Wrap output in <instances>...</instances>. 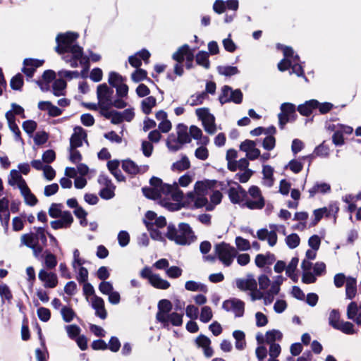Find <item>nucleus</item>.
Instances as JSON below:
<instances>
[{
    "label": "nucleus",
    "instance_id": "1",
    "mask_svg": "<svg viewBox=\"0 0 361 361\" xmlns=\"http://www.w3.org/2000/svg\"><path fill=\"white\" fill-rule=\"evenodd\" d=\"M78 37L79 35L77 32H67L59 33L56 37L55 51L59 54L71 53V59L67 60V63H69L72 68H77L78 60L80 61L81 59L84 57L82 47L75 44Z\"/></svg>",
    "mask_w": 361,
    "mask_h": 361
},
{
    "label": "nucleus",
    "instance_id": "2",
    "mask_svg": "<svg viewBox=\"0 0 361 361\" xmlns=\"http://www.w3.org/2000/svg\"><path fill=\"white\" fill-rule=\"evenodd\" d=\"M166 237L180 245H189L196 239L192 228L187 223H180L178 228L169 224Z\"/></svg>",
    "mask_w": 361,
    "mask_h": 361
},
{
    "label": "nucleus",
    "instance_id": "3",
    "mask_svg": "<svg viewBox=\"0 0 361 361\" xmlns=\"http://www.w3.org/2000/svg\"><path fill=\"white\" fill-rule=\"evenodd\" d=\"M214 250L218 259L226 267L231 265L233 259L237 255L235 247L224 242L216 244L214 247Z\"/></svg>",
    "mask_w": 361,
    "mask_h": 361
},
{
    "label": "nucleus",
    "instance_id": "4",
    "mask_svg": "<svg viewBox=\"0 0 361 361\" xmlns=\"http://www.w3.org/2000/svg\"><path fill=\"white\" fill-rule=\"evenodd\" d=\"M140 276L144 279H147L151 286L157 289H168L170 283L163 279L157 274H154L149 267H145L140 272Z\"/></svg>",
    "mask_w": 361,
    "mask_h": 361
},
{
    "label": "nucleus",
    "instance_id": "5",
    "mask_svg": "<svg viewBox=\"0 0 361 361\" xmlns=\"http://www.w3.org/2000/svg\"><path fill=\"white\" fill-rule=\"evenodd\" d=\"M243 92L240 89L233 90L228 85H224L219 96V101L221 105L228 102L240 104L243 102Z\"/></svg>",
    "mask_w": 361,
    "mask_h": 361
},
{
    "label": "nucleus",
    "instance_id": "6",
    "mask_svg": "<svg viewBox=\"0 0 361 361\" xmlns=\"http://www.w3.org/2000/svg\"><path fill=\"white\" fill-rule=\"evenodd\" d=\"M247 192L254 200H251L247 198L242 207H247L250 209H261L264 207V199L261 194L260 189L257 186L252 185Z\"/></svg>",
    "mask_w": 361,
    "mask_h": 361
},
{
    "label": "nucleus",
    "instance_id": "7",
    "mask_svg": "<svg viewBox=\"0 0 361 361\" xmlns=\"http://www.w3.org/2000/svg\"><path fill=\"white\" fill-rule=\"evenodd\" d=\"M114 90L106 83L99 85L97 88V97L100 110H109V105L113 99Z\"/></svg>",
    "mask_w": 361,
    "mask_h": 361
},
{
    "label": "nucleus",
    "instance_id": "8",
    "mask_svg": "<svg viewBox=\"0 0 361 361\" xmlns=\"http://www.w3.org/2000/svg\"><path fill=\"white\" fill-rule=\"evenodd\" d=\"M35 232L23 234L21 236V243L32 241L36 244H42L47 245V239L46 236L45 229L43 227H34Z\"/></svg>",
    "mask_w": 361,
    "mask_h": 361
},
{
    "label": "nucleus",
    "instance_id": "9",
    "mask_svg": "<svg viewBox=\"0 0 361 361\" xmlns=\"http://www.w3.org/2000/svg\"><path fill=\"white\" fill-rule=\"evenodd\" d=\"M236 187H231L228 190V197L233 204H239L241 207L247 200V191L238 183H235Z\"/></svg>",
    "mask_w": 361,
    "mask_h": 361
},
{
    "label": "nucleus",
    "instance_id": "10",
    "mask_svg": "<svg viewBox=\"0 0 361 361\" xmlns=\"http://www.w3.org/2000/svg\"><path fill=\"white\" fill-rule=\"evenodd\" d=\"M269 231L267 228H261L257 232V237L260 240H267L269 245L271 247L274 246L277 243V234L276 231H279V226L276 224H269Z\"/></svg>",
    "mask_w": 361,
    "mask_h": 361
},
{
    "label": "nucleus",
    "instance_id": "11",
    "mask_svg": "<svg viewBox=\"0 0 361 361\" xmlns=\"http://www.w3.org/2000/svg\"><path fill=\"white\" fill-rule=\"evenodd\" d=\"M222 308L227 312L232 311L235 317H241L244 314L245 302L240 299L233 298L225 300L223 302Z\"/></svg>",
    "mask_w": 361,
    "mask_h": 361
},
{
    "label": "nucleus",
    "instance_id": "12",
    "mask_svg": "<svg viewBox=\"0 0 361 361\" xmlns=\"http://www.w3.org/2000/svg\"><path fill=\"white\" fill-rule=\"evenodd\" d=\"M160 198L162 195H171L173 200L176 201H181L184 199V194L178 188V184L175 182L173 185L162 183L160 188H158Z\"/></svg>",
    "mask_w": 361,
    "mask_h": 361
},
{
    "label": "nucleus",
    "instance_id": "13",
    "mask_svg": "<svg viewBox=\"0 0 361 361\" xmlns=\"http://www.w3.org/2000/svg\"><path fill=\"white\" fill-rule=\"evenodd\" d=\"M235 284L236 287L242 291H255L257 288V281L250 274L247 275L246 279H236Z\"/></svg>",
    "mask_w": 361,
    "mask_h": 361
},
{
    "label": "nucleus",
    "instance_id": "14",
    "mask_svg": "<svg viewBox=\"0 0 361 361\" xmlns=\"http://www.w3.org/2000/svg\"><path fill=\"white\" fill-rule=\"evenodd\" d=\"M173 309L171 302L166 299L161 300L158 303V312L156 314V319L159 322H166L165 317Z\"/></svg>",
    "mask_w": 361,
    "mask_h": 361
},
{
    "label": "nucleus",
    "instance_id": "15",
    "mask_svg": "<svg viewBox=\"0 0 361 361\" xmlns=\"http://www.w3.org/2000/svg\"><path fill=\"white\" fill-rule=\"evenodd\" d=\"M73 221V217L69 211H63V216L58 220L51 221L50 224L53 229L69 228Z\"/></svg>",
    "mask_w": 361,
    "mask_h": 361
},
{
    "label": "nucleus",
    "instance_id": "16",
    "mask_svg": "<svg viewBox=\"0 0 361 361\" xmlns=\"http://www.w3.org/2000/svg\"><path fill=\"white\" fill-rule=\"evenodd\" d=\"M87 137L85 130L80 126H76L74 128V133L70 138V148L71 149H75L82 145V139Z\"/></svg>",
    "mask_w": 361,
    "mask_h": 361
},
{
    "label": "nucleus",
    "instance_id": "17",
    "mask_svg": "<svg viewBox=\"0 0 361 361\" xmlns=\"http://www.w3.org/2000/svg\"><path fill=\"white\" fill-rule=\"evenodd\" d=\"M195 341L198 348H202L205 357L209 358L213 356L214 350L211 347V340L207 336L200 334Z\"/></svg>",
    "mask_w": 361,
    "mask_h": 361
},
{
    "label": "nucleus",
    "instance_id": "18",
    "mask_svg": "<svg viewBox=\"0 0 361 361\" xmlns=\"http://www.w3.org/2000/svg\"><path fill=\"white\" fill-rule=\"evenodd\" d=\"M39 279L44 283L45 288H53L57 286L58 279L56 274L47 272L44 269H41L38 274Z\"/></svg>",
    "mask_w": 361,
    "mask_h": 361
},
{
    "label": "nucleus",
    "instance_id": "19",
    "mask_svg": "<svg viewBox=\"0 0 361 361\" xmlns=\"http://www.w3.org/2000/svg\"><path fill=\"white\" fill-rule=\"evenodd\" d=\"M44 63V61H39L37 59H25L23 61L24 66L22 68V72L26 75L28 78H32L36 68L41 66Z\"/></svg>",
    "mask_w": 361,
    "mask_h": 361
},
{
    "label": "nucleus",
    "instance_id": "20",
    "mask_svg": "<svg viewBox=\"0 0 361 361\" xmlns=\"http://www.w3.org/2000/svg\"><path fill=\"white\" fill-rule=\"evenodd\" d=\"M92 307L95 310L96 316L99 317L102 319L106 318L107 313L104 307V301L102 298L94 295L92 302Z\"/></svg>",
    "mask_w": 361,
    "mask_h": 361
},
{
    "label": "nucleus",
    "instance_id": "21",
    "mask_svg": "<svg viewBox=\"0 0 361 361\" xmlns=\"http://www.w3.org/2000/svg\"><path fill=\"white\" fill-rule=\"evenodd\" d=\"M318 104H319V102L317 99H310L306 101L304 104L298 105L297 110L301 115L309 116L313 110L317 109Z\"/></svg>",
    "mask_w": 361,
    "mask_h": 361
},
{
    "label": "nucleus",
    "instance_id": "22",
    "mask_svg": "<svg viewBox=\"0 0 361 361\" xmlns=\"http://www.w3.org/2000/svg\"><path fill=\"white\" fill-rule=\"evenodd\" d=\"M183 312L178 313L176 312H173L166 316L165 319L166 322L161 323L164 328L168 327L169 324H171L174 326H180L183 324Z\"/></svg>",
    "mask_w": 361,
    "mask_h": 361
},
{
    "label": "nucleus",
    "instance_id": "23",
    "mask_svg": "<svg viewBox=\"0 0 361 361\" xmlns=\"http://www.w3.org/2000/svg\"><path fill=\"white\" fill-rule=\"evenodd\" d=\"M215 182V180H209L197 181L194 186V190L197 195H206L208 190L214 185Z\"/></svg>",
    "mask_w": 361,
    "mask_h": 361
},
{
    "label": "nucleus",
    "instance_id": "24",
    "mask_svg": "<svg viewBox=\"0 0 361 361\" xmlns=\"http://www.w3.org/2000/svg\"><path fill=\"white\" fill-rule=\"evenodd\" d=\"M99 114L106 119L111 118V121L114 124H118L123 122L121 114L119 111L115 110H100Z\"/></svg>",
    "mask_w": 361,
    "mask_h": 361
},
{
    "label": "nucleus",
    "instance_id": "25",
    "mask_svg": "<svg viewBox=\"0 0 361 361\" xmlns=\"http://www.w3.org/2000/svg\"><path fill=\"white\" fill-rule=\"evenodd\" d=\"M290 68H291L290 73H295L298 77H303L305 81H307V78L304 74L303 67L300 63V57L298 54H295L293 61H291V66Z\"/></svg>",
    "mask_w": 361,
    "mask_h": 361
},
{
    "label": "nucleus",
    "instance_id": "26",
    "mask_svg": "<svg viewBox=\"0 0 361 361\" xmlns=\"http://www.w3.org/2000/svg\"><path fill=\"white\" fill-rule=\"evenodd\" d=\"M177 137L182 143L186 144L191 142L190 133L188 132V127L183 123L177 126Z\"/></svg>",
    "mask_w": 361,
    "mask_h": 361
},
{
    "label": "nucleus",
    "instance_id": "27",
    "mask_svg": "<svg viewBox=\"0 0 361 361\" xmlns=\"http://www.w3.org/2000/svg\"><path fill=\"white\" fill-rule=\"evenodd\" d=\"M274 168L269 165H264L262 169V174L264 184L270 188L274 185Z\"/></svg>",
    "mask_w": 361,
    "mask_h": 361
},
{
    "label": "nucleus",
    "instance_id": "28",
    "mask_svg": "<svg viewBox=\"0 0 361 361\" xmlns=\"http://www.w3.org/2000/svg\"><path fill=\"white\" fill-rule=\"evenodd\" d=\"M331 186L326 183H317L314 185L309 190L310 197H314L317 193L321 192L322 194L330 192Z\"/></svg>",
    "mask_w": 361,
    "mask_h": 361
},
{
    "label": "nucleus",
    "instance_id": "29",
    "mask_svg": "<svg viewBox=\"0 0 361 361\" xmlns=\"http://www.w3.org/2000/svg\"><path fill=\"white\" fill-rule=\"evenodd\" d=\"M10 176L11 179L8 180V183L11 185H14L16 183H17L18 188L20 190V188H23L27 185L25 180L23 178L22 176L17 170H11Z\"/></svg>",
    "mask_w": 361,
    "mask_h": 361
},
{
    "label": "nucleus",
    "instance_id": "30",
    "mask_svg": "<svg viewBox=\"0 0 361 361\" xmlns=\"http://www.w3.org/2000/svg\"><path fill=\"white\" fill-rule=\"evenodd\" d=\"M157 104L156 98L153 96L147 97L144 99L141 102V108L142 112L148 115L151 113L152 109Z\"/></svg>",
    "mask_w": 361,
    "mask_h": 361
},
{
    "label": "nucleus",
    "instance_id": "31",
    "mask_svg": "<svg viewBox=\"0 0 361 361\" xmlns=\"http://www.w3.org/2000/svg\"><path fill=\"white\" fill-rule=\"evenodd\" d=\"M184 143H182L178 140V137H176L174 135H170L166 140V146L168 149L173 152H176L180 150Z\"/></svg>",
    "mask_w": 361,
    "mask_h": 361
},
{
    "label": "nucleus",
    "instance_id": "32",
    "mask_svg": "<svg viewBox=\"0 0 361 361\" xmlns=\"http://www.w3.org/2000/svg\"><path fill=\"white\" fill-rule=\"evenodd\" d=\"M190 50V47L187 44H185L180 47L177 51L173 53L172 59L176 62L183 63Z\"/></svg>",
    "mask_w": 361,
    "mask_h": 361
},
{
    "label": "nucleus",
    "instance_id": "33",
    "mask_svg": "<svg viewBox=\"0 0 361 361\" xmlns=\"http://www.w3.org/2000/svg\"><path fill=\"white\" fill-rule=\"evenodd\" d=\"M280 109L281 114L293 118V121L295 120L297 116L295 114L296 107L293 104L288 102L283 103L280 106Z\"/></svg>",
    "mask_w": 361,
    "mask_h": 361
},
{
    "label": "nucleus",
    "instance_id": "34",
    "mask_svg": "<svg viewBox=\"0 0 361 361\" xmlns=\"http://www.w3.org/2000/svg\"><path fill=\"white\" fill-rule=\"evenodd\" d=\"M233 336L235 340V348L242 350L246 346L245 334L243 331L235 330L233 332Z\"/></svg>",
    "mask_w": 361,
    "mask_h": 361
},
{
    "label": "nucleus",
    "instance_id": "35",
    "mask_svg": "<svg viewBox=\"0 0 361 361\" xmlns=\"http://www.w3.org/2000/svg\"><path fill=\"white\" fill-rule=\"evenodd\" d=\"M190 167V162L186 155H183L180 160L174 162L171 166L172 171H182Z\"/></svg>",
    "mask_w": 361,
    "mask_h": 361
},
{
    "label": "nucleus",
    "instance_id": "36",
    "mask_svg": "<svg viewBox=\"0 0 361 361\" xmlns=\"http://www.w3.org/2000/svg\"><path fill=\"white\" fill-rule=\"evenodd\" d=\"M20 190L22 195L24 197L26 204L30 206H35L37 203V199L31 192L30 188L27 187V185L24 186L23 188H20Z\"/></svg>",
    "mask_w": 361,
    "mask_h": 361
},
{
    "label": "nucleus",
    "instance_id": "37",
    "mask_svg": "<svg viewBox=\"0 0 361 361\" xmlns=\"http://www.w3.org/2000/svg\"><path fill=\"white\" fill-rule=\"evenodd\" d=\"M356 280L354 278H348L346 281L345 294L348 299H353L356 295Z\"/></svg>",
    "mask_w": 361,
    "mask_h": 361
},
{
    "label": "nucleus",
    "instance_id": "38",
    "mask_svg": "<svg viewBox=\"0 0 361 361\" xmlns=\"http://www.w3.org/2000/svg\"><path fill=\"white\" fill-rule=\"evenodd\" d=\"M39 339L41 341V343L44 348V350H42L39 348H37L35 350L36 359L37 361H47L49 358V353L45 347L44 341L42 337L41 329H39Z\"/></svg>",
    "mask_w": 361,
    "mask_h": 361
},
{
    "label": "nucleus",
    "instance_id": "39",
    "mask_svg": "<svg viewBox=\"0 0 361 361\" xmlns=\"http://www.w3.org/2000/svg\"><path fill=\"white\" fill-rule=\"evenodd\" d=\"M66 87V82L63 79L55 80L52 85L53 94L56 97L63 95Z\"/></svg>",
    "mask_w": 361,
    "mask_h": 361
},
{
    "label": "nucleus",
    "instance_id": "40",
    "mask_svg": "<svg viewBox=\"0 0 361 361\" xmlns=\"http://www.w3.org/2000/svg\"><path fill=\"white\" fill-rule=\"evenodd\" d=\"M122 169L125 172L130 175L139 173L138 166L130 159H126L123 161Z\"/></svg>",
    "mask_w": 361,
    "mask_h": 361
},
{
    "label": "nucleus",
    "instance_id": "41",
    "mask_svg": "<svg viewBox=\"0 0 361 361\" xmlns=\"http://www.w3.org/2000/svg\"><path fill=\"white\" fill-rule=\"evenodd\" d=\"M196 63L203 66L206 69H209L210 67V63L209 61V54L204 51H199L195 57Z\"/></svg>",
    "mask_w": 361,
    "mask_h": 361
},
{
    "label": "nucleus",
    "instance_id": "42",
    "mask_svg": "<svg viewBox=\"0 0 361 361\" xmlns=\"http://www.w3.org/2000/svg\"><path fill=\"white\" fill-rule=\"evenodd\" d=\"M185 288L187 290L189 291H201L204 293H206L207 291V288L205 285L196 282L195 281H186L185 284Z\"/></svg>",
    "mask_w": 361,
    "mask_h": 361
},
{
    "label": "nucleus",
    "instance_id": "43",
    "mask_svg": "<svg viewBox=\"0 0 361 361\" xmlns=\"http://www.w3.org/2000/svg\"><path fill=\"white\" fill-rule=\"evenodd\" d=\"M208 96L206 94V92H200L197 94H193L190 97V98L187 101L186 104H189L191 106H197L202 104L204 99H206Z\"/></svg>",
    "mask_w": 361,
    "mask_h": 361
},
{
    "label": "nucleus",
    "instance_id": "44",
    "mask_svg": "<svg viewBox=\"0 0 361 361\" xmlns=\"http://www.w3.org/2000/svg\"><path fill=\"white\" fill-rule=\"evenodd\" d=\"M22 244L25 245L27 247H30L32 250L34 256L37 258H42L43 255L42 252H43V247L45 245H42V244H36L35 243H32V241L22 243Z\"/></svg>",
    "mask_w": 361,
    "mask_h": 361
},
{
    "label": "nucleus",
    "instance_id": "45",
    "mask_svg": "<svg viewBox=\"0 0 361 361\" xmlns=\"http://www.w3.org/2000/svg\"><path fill=\"white\" fill-rule=\"evenodd\" d=\"M336 329L339 330L343 334L348 335H352L356 333L355 330L354 329L353 324L350 322L341 321Z\"/></svg>",
    "mask_w": 361,
    "mask_h": 361
},
{
    "label": "nucleus",
    "instance_id": "46",
    "mask_svg": "<svg viewBox=\"0 0 361 361\" xmlns=\"http://www.w3.org/2000/svg\"><path fill=\"white\" fill-rule=\"evenodd\" d=\"M218 72L220 75L225 76H232L239 73L238 69L236 66H219L217 67Z\"/></svg>",
    "mask_w": 361,
    "mask_h": 361
},
{
    "label": "nucleus",
    "instance_id": "47",
    "mask_svg": "<svg viewBox=\"0 0 361 361\" xmlns=\"http://www.w3.org/2000/svg\"><path fill=\"white\" fill-rule=\"evenodd\" d=\"M44 264L47 269H54L56 264H57V260L56 257L54 255L51 253L49 250L44 251Z\"/></svg>",
    "mask_w": 361,
    "mask_h": 361
},
{
    "label": "nucleus",
    "instance_id": "48",
    "mask_svg": "<svg viewBox=\"0 0 361 361\" xmlns=\"http://www.w3.org/2000/svg\"><path fill=\"white\" fill-rule=\"evenodd\" d=\"M204 130L209 134H214L216 130L215 118L214 116H209L205 121L202 122Z\"/></svg>",
    "mask_w": 361,
    "mask_h": 361
},
{
    "label": "nucleus",
    "instance_id": "49",
    "mask_svg": "<svg viewBox=\"0 0 361 361\" xmlns=\"http://www.w3.org/2000/svg\"><path fill=\"white\" fill-rule=\"evenodd\" d=\"M282 337V333L276 329L268 331L266 334V339L268 343H276L275 341H281Z\"/></svg>",
    "mask_w": 361,
    "mask_h": 361
},
{
    "label": "nucleus",
    "instance_id": "50",
    "mask_svg": "<svg viewBox=\"0 0 361 361\" xmlns=\"http://www.w3.org/2000/svg\"><path fill=\"white\" fill-rule=\"evenodd\" d=\"M62 204L59 203H52L49 209V215L53 219H57L63 216L61 211Z\"/></svg>",
    "mask_w": 361,
    "mask_h": 361
},
{
    "label": "nucleus",
    "instance_id": "51",
    "mask_svg": "<svg viewBox=\"0 0 361 361\" xmlns=\"http://www.w3.org/2000/svg\"><path fill=\"white\" fill-rule=\"evenodd\" d=\"M329 129L332 130H335L334 133L332 136V142L336 146H341L344 144V138L342 135V131L338 130V129L335 130L334 126H329Z\"/></svg>",
    "mask_w": 361,
    "mask_h": 361
},
{
    "label": "nucleus",
    "instance_id": "52",
    "mask_svg": "<svg viewBox=\"0 0 361 361\" xmlns=\"http://www.w3.org/2000/svg\"><path fill=\"white\" fill-rule=\"evenodd\" d=\"M286 243L290 249L297 247L300 242V237L297 233H291L286 238Z\"/></svg>",
    "mask_w": 361,
    "mask_h": 361
},
{
    "label": "nucleus",
    "instance_id": "53",
    "mask_svg": "<svg viewBox=\"0 0 361 361\" xmlns=\"http://www.w3.org/2000/svg\"><path fill=\"white\" fill-rule=\"evenodd\" d=\"M147 228L149 231L150 236L152 239L159 241L165 240L164 236L162 235L161 232L157 228H155L153 224H148L147 225Z\"/></svg>",
    "mask_w": 361,
    "mask_h": 361
},
{
    "label": "nucleus",
    "instance_id": "54",
    "mask_svg": "<svg viewBox=\"0 0 361 361\" xmlns=\"http://www.w3.org/2000/svg\"><path fill=\"white\" fill-rule=\"evenodd\" d=\"M340 321V313L337 310H332L329 316V324L334 329H336L338 324L341 323Z\"/></svg>",
    "mask_w": 361,
    "mask_h": 361
},
{
    "label": "nucleus",
    "instance_id": "55",
    "mask_svg": "<svg viewBox=\"0 0 361 361\" xmlns=\"http://www.w3.org/2000/svg\"><path fill=\"white\" fill-rule=\"evenodd\" d=\"M61 314L63 317V319L66 322H71L74 317L75 316V313L73 310L68 306H63L61 310Z\"/></svg>",
    "mask_w": 361,
    "mask_h": 361
},
{
    "label": "nucleus",
    "instance_id": "56",
    "mask_svg": "<svg viewBox=\"0 0 361 361\" xmlns=\"http://www.w3.org/2000/svg\"><path fill=\"white\" fill-rule=\"evenodd\" d=\"M11 87L14 90H20L23 85V77L20 73L13 76L10 82Z\"/></svg>",
    "mask_w": 361,
    "mask_h": 361
},
{
    "label": "nucleus",
    "instance_id": "57",
    "mask_svg": "<svg viewBox=\"0 0 361 361\" xmlns=\"http://www.w3.org/2000/svg\"><path fill=\"white\" fill-rule=\"evenodd\" d=\"M359 313L358 307L355 302H351L347 307V317L349 319L355 322L356 317Z\"/></svg>",
    "mask_w": 361,
    "mask_h": 361
},
{
    "label": "nucleus",
    "instance_id": "58",
    "mask_svg": "<svg viewBox=\"0 0 361 361\" xmlns=\"http://www.w3.org/2000/svg\"><path fill=\"white\" fill-rule=\"evenodd\" d=\"M143 195L148 199L157 200L160 198L159 192L157 188H142Z\"/></svg>",
    "mask_w": 361,
    "mask_h": 361
},
{
    "label": "nucleus",
    "instance_id": "59",
    "mask_svg": "<svg viewBox=\"0 0 361 361\" xmlns=\"http://www.w3.org/2000/svg\"><path fill=\"white\" fill-rule=\"evenodd\" d=\"M0 296L1 298L2 302H4V300H6L8 302H11L13 295L9 287L6 284H0Z\"/></svg>",
    "mask_w": 361,
    "mask_h": 361
},
{
    "label": "nucleus",
    "instance_id": "60",
    "mask_svg": "<svg viewBox=\"0 0 361 361\" xmlns=\"http://www.w3.org/2000/svg\"><path fill=\"white\" fill-rule=\"evenodd\" d=\"M326 207V216L331 217V216L334 217V222H336V214L339 211L338 204L337 202H331L329 204L328 207Z\"/></svg>",
    "mask_w": 361,
    "mask_h": 361
},
{
    "label": "nucleus",
    "instance_id": "61",
    "mask_svg": "<svg viewBox=\"0 0 361 361\" xmlns=\"http://www.w3.org/2000/svg\"><path fill=\"white\" fill-rule=\"evenodd\" d=\"M109 83L113 87L118 86V84H121L124 82V78L118 73L116 72H111L109 75Z\"/></svg>",
    "mask_w": 361,
    "mask_h": 361
},
{
    "label": "nucleus",
    "instance_id": "62",
    "mask_svg": "<svg viewBox=\"0 0 361 361\" xmlns=\"http://www.w3.org/2000/svg\"><path fill=\"white\" fill-rule=\"evenodd\" d=\"M314 154L316 156L322 157H326L329 156V148L325 145L324 141L314 149Z\"/></svg>",
    "mask_w": 361,
    "mask_h": 361
},
{
    "label": "nucleus",
    "instance_id": "63",
    "mask_svg": "<svg viewBox=\"0 0 361 361\" xmlns=\"http://www.w3.org/2000/svg\"><path fill=\"white\" fill-rule=\"evenodd\" d=\"M212 318V309L209 306H204L201 310L200 319L203 323L209 322Z\"/></svg>",
    "mask_w": 361,
    "mask_h": 361
},
{
    "label": "nucleus",
    "instance_id": "64",
    "mask_svg": "<svg viewBox=\"0 0 361 361\" xmlns=\"http://www.w3.org/2000/svg\"><path fill=\"white\" fill-rule=\"evenodd\" d=\"M183 270L177 266H172L166 269V274L171 279H177L182 275Z\"/></svg>",
    "mask_w": 361,
    "mask_h": 361
}]
</instances>
